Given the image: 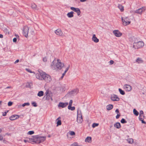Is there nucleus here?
Instances as JSON below:
<instances>
[{
  "instance_id": "nucleus-1",
  "label": "nucleus",
  "mask_w": 146,
  "mask_h": 146,
  "mask_svg": "<svg viewBox=\"0 0 146 146\" xmlns=\"http://www.w3.org/2000/svg\"><path fill=\"white\" fill-rule=\"evenodd\" d=\"M36 78L39 80H44L47 83L50 82L52 80L51 77L44 72H40L39 74H36Z\"/></svg>"
},
{
  "instance_id": "nucleus-2",
  "label": "nucleus",
  "mask_w": 146,
  "mask_h": 146,
  "mask_svg": "<svg viewBox=\"0 0 146 146\" xmlns=\"http://www.w3.org/2000/svg\"><path fill=\"white\" fill-rule=\"evenodd\" d=\"M57 62L56 63L55 62L54 60L51 63L50 67L52 69L61 70L64 66V64L61 63L60 60L57 59Z\"/></svg>"
},
{
  "instance_id": "nucleus-3",
  "label": "nucleus",
  "mask_w": 146,
  "mask_h": 146,
  "mask_svg": "<svg viewBox=\"0 0 146 146\" xmlns=\"http://www.w3.org/2000/svg\"><path fill=\"white\" fill-rule=\"evenodd\" d=\"M77 122L79 123H81L83 121V118L80 110L78 109L77 110Z\"/></svg>"
},
{
  "instance_id": "nucleus-4",
  "label": "nucleus",
  "mask_w": 146,
  "mask_h": 146,
  "mask_svg": "<svg viewBox=\"0 0 146 146\" xmlns=\"http://www.w3.org/2000/svg\"><path fill=\"white\" fill-rule=\"evenodd\" d=\"M144 44V43L143 42L139 41L136 42H134L133 47L136 49H138L142 47Z\"/></svg>"
},
{
  "instance_id": "nucleus-5",
  "label": "nucleus",
  "mask_w": 146,
  "mask_h": 146,
  "mask_svg": "<svg viewBox=\"0 0 146 146\" xmlns=\"http://www.w3.org/2000/svg\"><path fill=\"white\" fill-rule=\"evenodd\" d=\"M45 95L44 97L45 98L46 100H49L51 99L52 101V94L48 90L46 91L45 93Z\"/></svg>"
},
{
  "instance_id": "nucleus-6",
  "label": "nucleus",
  "mask_w": 146,
  "mask_h": 146,
  "mask_svg": "<svg viewBox=\"0 0 146 146\" xmlns=\"http://www.w3.org/2000/svg\"><path fill=\"white\" fill-rule=\"evenodd\" d=\"M145 7H142L134 11V13L140 15H141L143 12L145 11Z\"/></svg>"
},
{
  "instance_id": "nucleus-7",
  "label": "nucleus",
  "mask_w": 146,
  "mask_h": 146,
  "mask_svg": "<svg viewBox=\"0 0 146 146\" xmlns=\"http://www.w3.org/2000/svg\"><path fill=\"white\" fill-rule=\"evenodd\" d=\"M29 29L27 26H25L23 28V34L24 36L27 37L28 36Z\"/></svg>"
},
{
  "instance_id": "nucleus-8",
  "label": "nucleus",
  "mask_w": 146,
  "mask_h": 146,
  "mask_svg": "<svg viewBox=\"0 0 146 146\" xmlns=\"http://www.w3.org/2000/svg\"><path fill=\"white\" fill-rule=\"evenodd\" d=\"M121 19L123 24L125 26L129 24L131 22L130 21H128V17H126L123 19V18L122 17Z\"/></svg>"
},
{
  "instance_id": "nucleus-9",
  "label": "nucleus",
  "mask_w": 146,
  "mask_h": 146,
  "mask_svg": "<svg viewBox=\"0 0 146 146\" xmlns=\"http://www.w3.org/2000/svg\"><path fill=\"white\" fill-rule=\"evenodd\" d=\"M70 9L71 10L77 13L78 16H79L80 14L81 11L79 8L73 7H71Z\"/></svg>"
},
{
  "instance_id": "nucleus-10",
  "label": "nucleus",
  "mask_w": 146,
  "mask_h": 146,
  "mask_svg": "<svg viewBox=\"0 0 146 146\" xmlns=\"http://www.w3.org/2000/svg\"><path fill=\"white\" fill-rule=\"evenodd\" d=\"M115 36L117 37H120L122 35V33L118 30H114L113 32Z\"/></svg>"
},
{
  "instance_id": "nucleus-11",
  "label": "nucleus",
  "mask_w": 146,
  "mask_h": 146,
  "mask_svg": "<svg viewBox=\"0 0 146 146\" xmlns=\"http://www.w3.org/2000/svg\"><path fill=\"white\" fill-rule=\"evenodd\" d=\"M111 99L113 101H118L119 100V98L115 94L112 95L111 96Z\"/></svg>"
},
{
  "instance_id": "nucleus-12",
  "label": "nucleus",
  "mask_w": 146,
  "mask_h": 146,
  "mask_svg": "<svg viewBox=\"0 0 146 146\" xmlns=\"http://www.w3.org/2000/svg\"><path fill=\"white\" fill-rule=\"evenodd\" d=\"M68 104V103L67 102L63 103L60 102L58 105V107L60 108H64L66 107Z\"/></svg>"
},
{
  "instance_id": "nucleus-13",
  "label": "nucleus",
  "mask_w": 146,
  "mask_h": 146,
  "mask_svg": "<svg viewBox=\"0 0 146 146\" xmlns=\"http://www.w3.org/2000/svg\"><path fill=\"white\" fill-rule=\"evenodd\" d=\"M123 87L125 90L127 92L130 91L132 90L131 86L129 85H125Z\"/></svg>"
},
{
  "instance_id": "nucleus-14",
  "label": "nucleus",
  "mask_w": 146,
  "mask_h": 146,
  "mask_svg": "<svg viewBox=\"0 0 146 146\" xmlns=\"http://www.w3.org/2000/svg\"><path fill=\"white\" fill-rule=\"evenodd\" d=\"M92 40L96 43H97L99 41V39L96 37L95 34H93V35L92 38Z\"/></svg>"
},
{
  "instance_id": "nucleus-15",
  "label": "nucleus",
  "mask_w": 146,
  "mask_h": 146,
  "mask_svg": "<svg viewBox=\"0 0 146 146\" xmlns=\"http://www.w3.org/2000/svg\"><path fill=\"white\" fill-rule=\"evenodd\" d=\"M78 91V90L77 89L74 90L70 92L68 94L66 95V96H68V95H74V94H76L77 93Z\"/></svg>"
},
{
  "instance_id": "nucleus-16",
  "label": "nucleus",
  "mask_w": 146,
  "mask_h": 146,
  "mask_svg": "<svg viewBox=\"0 0 146 146\" xmlns=\"http://www.w3.org/2000/svg\"><path fill=\"white\" fill-rule=\"evenodd\" d=\"M55 33L56 35L60 36L62 35L63 34L61 30L59 29H58L55 30Z\"/></svg>"
},
{
  "instance_id": "nucleus-17",
  "label": "nucleus",
  "mask_w": 146,
  "mask_h": 146,
  "mask_svg": "<svg viewBox=\"0 0 146 146\" xmlns=\"http://www.w3.org/2000/svg\"><path fill=\"white\" fill-rule=\"evenodd\" d=\"M38 135H35V139L34 140L35 142L36 143H40V139H38Z\"/></svg>"
},
{
  "instance_id": "nucleus-18",
  "label": "nucleus",
  "mask_w": 146,
  "mask_h": 146,
  "mask_svg": "<svg viewBox=\"0 0 146 146\" xmlns=\"http://www.w3.org/2000/svg\"><path fill=\"white\" fill-rule=\"evenodd\" d=\"M85 141L86 142L90 143L92 141V138L90 137H87L85 139Z\"/></svg>"
},
{
  "instance_id": "nucleus-19",
  "label": "nucleus",
  "mask_w": 146,
  "mask_h": 146,
  "mask_svg": "<svg viewBox=\"0 0 146 146\" xmlns=\"http://www.w3.org/2000/svg\"><path fill=\"white\" fill-rule=\"evenodd\" d=\"M117 7L120 10L121 12H122L124 11V7L121 4H118Z\"/></svg>"
},
{
  "instance_id": "nucleus-20",
  "label": "nucleus",
  "mask_w": 146,
  "mask_h": 146,
  "mask_svg": "<svg viewBox=\"0 0 146 146\" xmlns=\"http://www.w3.org/2000/svg\"><path fill=\"white\" fill-rule=\"evenodd\" d=\"M46 137L45 136H39L38 139H40V143L44 141L46 139Z\"/></svg>"
},
{
  "instance_id": "nucleus-21",
  "label": "nucleus",
  "mask_w": 146,
  "mask_h": 146,
  "mask_svg": "<svg viewBox=\"0 0 146 146\" xmlns=\"http://www.w3.org/2000/svg\"><path fill=\"white\" fill-rule=\"evenodd\" d=\"M74 13L73 11H71L68 13H67V15L68 18H72L74 17Z\"/></svg>"
},
{
  "instance_id": "nucleus-22",
  "label": "nucleus",
  "mask_w": 146,
  "mask_h": 146,
  "mask_svg": "<svg viewBox=\"0 0 146 146\" xmlns=\"http://www.w3.org/2000/svg\"><path fill=\"white\" fill-rule=\"evenodd\" d=\"M18 117V116L17 115H13L10 117V119L11 120H14L17 119Z\"/></svg>"
},
{
  "instance_id": "nucleus-23",
  "label": "nucleus",
  "mask_w": 146,
  "mask_h": 146,
  "mask_svg": "<svg viewBox=\"0 0 146 146\" xmlns=\"http://www.w3.org/2000/svg\"><path fill=\"white\" fill-rule=\"evenodd\" d=\"M115 127L117 129H119L121 127L120 124L119 122H117L114 124Z\"/></svg>"
},
{
  "instance_id": "nucleus-24",
  "label": "nucleus",
  "mask_w": 146,
  "mask_h": 146,
  "mask_svg": "<svg viewBox=\"0 0 146 146\" xmlns=\"http://www.w3.org/2000/svg\"><path fill=\"white\" fill-rule=\"evenodd\" d=\"M113 105L111 104H109L106 106V109L107 110H111L113 108Z\"/></svg>"
},
{
  "instance_id": "nucleus-25",
  "label": "nucleus",
  "mask_w": 146,
  "mask_h": 146,
  "mask_svg": "<svg viewBox=\"0 0 146 146\" xmlns=\"http://www.w3.org/2000/svg\"><path fill=\"white\" fill-rule=\"evenodd\" d=\"M136 61L139 64L143 62V60H142L141 58H138L136 60Z\"/></svg>"
},
{
  "instance_id": "nucleus-26",
  "label": "nucleus",
  "mask_w": 146,
  "mask_h": 146,
  "mask_svg": "<svg viewBox=\"0 0 146 146\" xmlns=\"http://www.w3.org/2000/svg\"><path fill=\"white\" fill-rule=\"evenodd\" d=\"M44 95V92L42 91H39L37 94L38 96L41 97L42 96Z\"/></svg>"
},
{
  "instance_id": "nucleus-27",
  "label": "nucleus",
  "mask_w": 146,
  "mask_h": 146,
  "mask_svg": "<svg viewBox=\"0 0 146 146\" xmlns=\"http://www.w3.org/2000/svg\"><path fill=\"white\" fill-rule=\"evenodd\" d=\"M127 141L130 144H132L133 142V140L131 138L128 139L127 140Z\"/></svg>"
},
{
  "instance_id": "nucleus-28",
  "label": "nucleus",
  "mask_w": 146,
  "mask_h": 146,
  "mask_svg": "<svg viewBox=\"0 0 146 146\" xmlns=\"http://www.w3.org/2000/svg\"><path fill=\"white\" fill-rule=\"evenodd\" d=\"M133 113L134 114L137 116H138L139 114V112L135 109H133Z\"/></svg>"
},
{
  "instance_id": "nucleus-29",
  "label": "nucleus",
  "mask_w": 146,
  "mask_h": 146,
  "mask_svg": "<svg viewBox=\"0 0 146 146\" xmlns=\"http://www.w3.org/2000/svg\"><path fill=\"white\" fill-rule=\"evenodd\" d=\"M60 117H58L56 120V121H57V126H58L59 125H60L61 124V120H60L58 119Z\"/></svg>"
},
{
  "instance_id": "nucleus-30",
  "label": "nucleus",
  "mask_w": 146,
  "mask_h": 146,
  "mask_svg": "<svg viewBox=\"0 0 146 146\" xmlns=\"http://www.w3.org/2000/svg\"><path fill=\"white\" fill-rule=\"evenodd\" d=\"M118 90L121 94L122 95H124L125 94V92L123 90H122L121 89L119 88Z\"/></svg>"
},
{
  "instance_id": "nucleus-31",
  "label": "nucleus",
  "mask_w": 146,
  "mask_h": 146,
  "mask_svg": "<svg viewBox=\"0 0 146 146\" xmlns=\"http://www.w3.org/2000/svg\"><path fill=\"white\" fill-rule=\"evenodd\" d=\"M36 6V5L34 3H33L31 4V7L33 9H37Z\"/></svg>"
},
{
  "instance_id": "nucleus-32",
  "label": "nucleus",
  "mask_w": 146,
  "mask_h": 146,
  "mask_svg": "<svg viewBox=\"0 0 146 146\" xmlns=\"http://www.w3.org/2000/svg\"><path fill=\"white\" fill-rule=\"evenodd\" d=\"M70 107H69V106H68V109L69 110H70L72 111H73L75 109V107L74 106L72 107V106H70Z\"/></svg>"
},
{
  "instance_id": "nucleus-33",
  "label": "nucleus",
  "mask_w": 146,
  "mask_h": 146,
  "mask_svg": "<svg viewBox=\"0 0 146 146\" xmlns=\"http://www.w3.org/2000/svg\"><path fill=\"white\" fill-rule=\"evenodd\" d=\"M143 111L142 110L140 111L139 112V116L141 117L143 116L144 117V116L143 115Z\"/></svg>"
},
{
  "instance_id": "nucleus-34",
  "label": "nucleus",
  "mask_w": 146,
  "mask_h": 146,
  "mask_svg": "<svg viewBox=\"0 0 146 146\" xmlns=\"http://www.w3.org/2000/svg\"><path fill=\"white\" fill-rule=\"evenodd\" d=\"M127 122V121L124 118H122L121 121V122L122 123H126Z\"/></svg>"
},
{
  "instance_id": "nucleus-35",
  "label": "nucleus",
  "mask_w": 146,
  "mask_h": 146,
  "mask_svg": "<svg viewBox=\"0 0 146 146\" xmlns=\"http://www.w3.org/2000/svg\"><path fill=\"white\" fill-rule=\"evenodd\" d=\"M98 125L99 124L98 123H94L92 124V127L93 128H94L95 127L98 126Z\"/></svg>"
},
{
  "instance_id": "nucleus-36",
  "label": "nucleus",
  "mask_w": 146,
  "mask_h": 146,
  "mask_svg": "<svg viewBox=\"0 0 146 146\" xmlns=\"http://www.w3.org/2000/svg\"><path fill=\"white\" fill-rule=\"evenodd\" d=\"M32 105L35 107L37 106L36 103L35 102H33L32 103Z\"/></svg>"
},
{
  "instance_id": "nucleus-37",
  "label": "nucleus",
  "mask_w": 146,
  "mask_h": 146,
  "mask_svg": "<svg viewBox=\"0 0 146 146\" xmlns=\"http://www.w3.org/2000/svg\"><path fill=\"white\" fill-rule=\"evenodd\" d=\"M29 105H30V104L29 103L27 102V103H25L23 104L22 105V106L23 107H24L26 106H29Z\"/></svg>"
},
{
  "instance_id": "nucleus-38",
  "label": "nucleus",
  "mask_w": 146,
  "mask_h": 146,
  "mask_svg": "<svg viewBox=\"0 0 146 146\" xmlns=\"http://www.w3.org/2000/svg\"><path fill=\"white\" fill-rule=\"evenodd\" d=\"M78 143L77 142H74L72 145H71L70 146H78Z\"/></svg>"
},
{
  "instance_id": "nucleus-39",
  "label": "nucleus",
  "mask_w": 146,
  "mask_h": 146,
  "mask_svg": "<svg viewBox=\"0 0 146 146\" xmlns=\"http://www.w3.org/2000/svg\"><path fill=\"white\" fill-rule=\"evenodd\" d=\"M69 134L71 135H75V132L73 131H71L70 132Z\"/></svg>"
},
{
  "instance_id": "nucleus-40",
  "label": "nucleus",
  "mask_w": 146,
  "mask_h": 146,
  "mask_svg": "<svg viewBox=\"0 0 146 146\" xmlns=\"http://www.w3.org/2000/svg\"><path fill=\"white\" fill-rule=\"evenodd\" d=\"M33 131H29L28 132V134L29 135H32L34 133Z\"/></svg>"
},
{
  "instance_id": "nucleus-41",
  "label": "nucleus",
  "mask_w": 146,
  "mask_h": 146,
  "mask_svg": "<svg viewBox=\"0 0 146 146\" xmlns=\"http://www.w3.org/2000/svg\"><path fill=\"white\" fill-rule=\"evenodd\" d=\"M4 31L6 33V34H9V31L7 30V28L5 29L4 30Z\"/></svg>"
},
{
  "instance_id": "nucleus-42",
  "label": "nucleus",
  "mask_w": 146,
  "mask_h": 146,
  "mask_svg": "<svg viewBox=\"0 0 146 146\" xmlns=\"http://www.w3.org/2000/svg\"><path fill=\"white\" fill-rule=\"evenodd\" d=\"M26 70H27L28 72L30 73H33L34 72H32L30 69L28 68H26L25 69Z\"/></svg>"
},
{
  "instance_id": "nucleus-43",
  "label": "nucleus",
  "mask_w": 146,
  "mask_h": 146,
  "mask_svg": "<svg viewBox=\"0 0 146 146\" xmlns=\"http://www.w3.org/2000/svg\"><path fill=\"white\" fill-rule=\"evenodd\" d=\"M69 68H70V65H68V66L66 68L65 70L64 71V72H67V71H68V70L69 69Z\"/></svg>"
},
{
  "instance_id": "nucleus-44",
  "label": "nucleus",
  "mask_w": 146,
  "mask_h": 146,
  "mask_svg": "<svg viewBox=\"0 0 146 146\" xmlns=\"http://www.w3.org/2000/svg\"><path fill=\"white\" fill-rule=\"evenodd\" d=\"M12 104H13L12 102L10 101V102H9L8 103V106H11L12 105Z\"/></svg>"
},
{
  "instance_id": "nucleus-45",
  "label": "nucleus",
  "mask_w": 146,
  "mask_h": 146,
  "mask_svg": "<svg viewBox=\"0 0 146 146\" xmlns=\"http://www.w3.org/2000/svg\"><path fill=\"white\" fill-rule=\"evenodd\" d=\"M72 100H70L69 103V105L68 106H69V107H70V106H72Z\"/></svg>"
},
{
  "instance_id": "nucleus-46",
  "label": "nucleus",
  "mask_w": 146,
  "mask_h": 146,
  "mask_svg": "<svg viewBox=\"0 0 146 146\" xmlns=\"http://www.w3.org/2000/svg\"><path fill=\"white\" fill-rule=\"evenodd\" d=\"M114 63V61L112 60H111L110 61V65H112Z\"/></svg>"
},
{
  "instance_id": "nucleus-47",
  "label": "nucleus",
  "mask_w": 146,
  "mask_h": 146,
  "mask_svg": "<svg viewBox=\"0 0 146 146\" xmlns=\"http://www.w3.org/2000/svg\"><path fill=\"white\" fill-rule=\"evenodd\" d=\"M120 116V113H119V114H117V115H116V119H118L119 118V116Z\"/></svg>"
},
{
  "instance_id": "nucleus-48",
  "label": "nucleus",
  "mask_w": 146,
  "mask_h": 146,
  "mask_svg": "<svg viewBox=\"0 0 146 146\" xmlns=\"http://www.w3.org/2000/svg\"><path fill=\"white\" fill-rule=\"evenodd\" d=\"M43 60L44 62H46L47 61V58L46 57H44L43 58Z\"/></svg>"
},
{
  "instance_id": "nucleus-49",
  "label": "nucleus",
  "mask_w": 146,
  "mask_h": 146,
  "mask_svg": "<svg viewBox=\"0 0 146 146\" xmlns=\"http://www.w3.org/2000/svg\"><path fill=\"white\" fill-rule=\"evenodd\" d=\"M17 38H14L13 39V42H15L17 41Z\"/></svg>"
},
{
  "instance_id": "nucleus-50",
  "label": "nucleus",
  "mask_w": 146,
  "mask_h": 146,
  "mask_svg": "<svg viewBox=\"0 0 146 146\" xmlns=\"http://www.w3.org/2000/svg\"><path fill=\"white\" fill-rule=\"evenodd\" d=\"M115 112L116 113H119V110H118V109H117L115 110Z\"/></svg>"
},
{
  "instance_id": "nucleus-51",
  "label": "nucleus",
  "mask_w": 146,
  "mask_h": 146,
  "mask_svg": "<svg viewBox=\"0 0 146 146\" xmlns=\"http://www.w3.org/2000/svg\"><path fill=\"white\" fill-rule=\"evenodd\" d=\"M3 138L2 136L0 135V141H2L3 140Z\"/></svg>"
},
{
  "instance_id": "nucleus-52",
  "label": "nucleus",
  "mask_w": 146,
  "mask_h": 146,
  "mask_svg": "<svg viewBox=\"0 0 146 146\" xmlns=\"http://www.w3.org/2000/svg\"><path fill=\"white\" fill-rule=\"evenodd\" d=\"M141 121L142 123H144L145 124H146V122H145L143 119L142 120H141Z\"/></svg>"
},
{
  "instance_id": "nucleus-53",
  "label": "nucleus",
  "mask_w": 146,
  "mask_h": 146,
  "mask_svg": "<svg viewBox=\"0 0 146 146\" xmlns=\"http://www.w3.org/2000/svg\"><path fill=\"white\" fill-rule=\"evenodd\" d=\"M3 116H5L6 115V113H5V112L3 113Z\"/></svg>"
},
{
  "instance_id": "nucleus-54",
  "label": "nucleus",
  "mask_w": 146,
  "mask_h": 146,
  "mask_svg": "<svg viewBox=\"0 0 146 146\" xmlns=\"http://www.w3.org/2000/svg\"><path fill=\"white\" fill-rule=\"evenodd\" d=\"M19 61V60H18V59L17 60L15 61V63H17V62H18Z\"/></svg>"
},
{
  "instance_id": "nucleus-55",
  "label": "nucleus",
  "mask_w": 146,
  "mask_h": 146,
  "mask_svg": "<svg viewBox=\"0 0 146 146\" xmlns=\"http://www.w3.org/2000/svg\"><path fill=\"white\" fill-rule=\"evenodd\" d=\"M24 141L25 143H26L27 142H29V141L28 140H24Z\"/></svg>"
},
{
  "instance_id": "nucleus-56",
  "label": "nucleus",
  "mask_w": 146,
  "mask_h": 146,
  "mask_svg": "<svg viewBox=\"0 0 146 146\" xmlns=\"http://www.w3.org/2000/svg\"><path fill=\"white\" fill-rule=\"evenodd\" d=\"M3 37V36L2 35L0 34V38H2Z\"/></svg>"
},
{
  "instance_id": "nucleus-57",
  "label": "nucleus",
  "mask_w": 146,
  "mask_h": 146,
  "mask_svg": "<svg viewBox=\"0 0 146 146\" xmlns=\"http://www.w3.org/2000/svg\"><path fill=\"white\" fill-rule=\"evenodd\" d=\"M140 117L139 116V120L140 121H141V120H143V119L141 118V117Z\"/></svg>"
},
{
  "instance_id": "nucleus-58",
  "label": "nucleus",
  "mask_w": 146,
  "mask_h": 146,
  "mask_svg": "<svg viewBox=\"0 0 146 146\" xmlns=\"http://www.w3.org/2000/svg\"><path fill=\"white\" fill-rule=\"evenodd\" d=\"M66 73V72H64L62 74V75H63V76H64L65 75Z\"/></svg>"
},
{
  "instance_id": "nucleus-59",
  "label": "nucleus",
  "mask_w": 146,
  "mask_h": 146,
  "mask_svg": "<svg viewBox=\"0 0 146 146\" xmlns=\"http://www.w3.org/2000/svg\"><path fill=\"white\" fill-rule=\"evenodd\" d=\"M11 86H8L6 88H11Z\"/></svg>"
},
{
  "instance_id": "nucleus-60",
  "label": "nucleus",
  "mask_w": 146,
  "mask_h": 146,
  "mask_svg": "<svg viewBox=\"0 0 146 146\" xmlns=\"http://www.w3.org/2000/svg\"><path fill=\"white\" fill-rule=\"evenodd\" d=\"M2 131V129L0 128V133Z\"/></svg>"
},
{
  "instance_id": "nucleus-61",
  "label": "nucleus",
  "mask_w": 146,
  "mask_h": 146,
  "mask_svg": "<svg viewBox=\"0 0 146 146\" xmlns=\"http://www.w3.org/2000/svg\"><path fill=\"white\" fill-rule=\"evenodd\" d=\"M51 137V135H49L48 136V137Z\"/></svg>"
},
{
  "instance_id": "nucleus-62",
  "label": "nucleus",
  "mask_w": 146,
  "mask_h": 146,
  "mask_svg": "<svg viewBox=\"0 0 146 146\" xmlns=\"http://www.w3.org/2000/svg\"><path fill=\"white\" fill-rule=\"evenodd\" d=\"M2 101H0V105H1V104Z\"/></svg>"
},
{
  "instance_id": "nucleus-63",
  "label": "nucleus",
  "mask_w": 146,
  "mask_h": 146,
  "mask_svg": "<svg viewBox=\"0 0 146 146\" xmlns=\"http://www.w3.org/2000/svg\"><path fill=\"white\" fill-rule=\"evenodd\" d=\"M8 111H7L5 112V113H6V114H7V113L8 112Z\"/></svg>"
},
{
  "instance_id": "nucleus-64",
  "label": "nucleus",
  "mask_w": 146,
  "mask_h": 146,
  "mask_svg": "<svg viewBox=\"0 0 146 146\" xmlns=\"http://www.w3.org/2000/svg\"><path fill=\"white\" fill-rule=\"evenodd\" d=\"M64 76H63V75H62V76H61V78H63V77Z\"/></svg>"
}]
</instances>
